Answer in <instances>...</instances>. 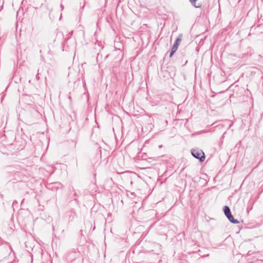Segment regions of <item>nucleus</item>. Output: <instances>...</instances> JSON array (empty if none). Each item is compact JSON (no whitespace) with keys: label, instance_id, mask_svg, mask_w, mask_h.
I'll return each instance as SVG.
<instances>
[{"label":"nucleus","instance_id":"nucleus-3","mask_svg":"<svg viewBox=\"0 0 263 263\" xmlns=\"http://www.w3.org/2000/svg\"><path fill=\"white\" fill-rule=\"evenodd\" d=\"M223 211H224V214L227 217L231 214L230 210L228 206H224Z\"/></svg>","mask_w":263,"mask_h":263},{"label":"nucleus","instance_id":"nucleus-5","mask_svg":"<svg viewBox=\"0 0 263 263\" xmlns=\"http://www.w3.org/2000/svg\"><path fill=\"white\" fill-rule=\"evenodd\" d=\"M258 223H256L255 225L254 226H252L251 225V223H248V227H247V229H252L253 228H255V227H258Z\"/></svg>","mask_w":263,"mask_h":263},{"label":"nucleus","instance_id":"nucleus-6","mask_svg":"<svg viewBox=\"0 0 263 263\" xmlns=\"http://www.w3.org/2000/svg\"><path fill=\"white\" fill-rule=\"evenodd\" d=\"M190 1L194 5V6L195 7H200L199 5H198V6L196 5L195 2H196V0H190Z\"/></svg>","mask_w":263,"mask_h":263},{"label":"nucleus","instance_id":"nucleus-2","mask_svg":"<svg viewBox=\"0 0 263 263\" xmlns=\"http://www.w3.org/2000/svg\"><path fill=\"white\" fill-rule=\"evenodd\" d=\"M181 41V40L179 38H178L175 43H174L173 47H172V49H173V51H176L178 49V46H179V43Z\"/></svg>","mask_w":263,"mask_h":263},{"label":"nucleus","instance_id":"nucleus-1","mask_svg":"<svg viewBox=\"0 0 263 263\" xmlns=\"http://www.w3.org/2000/svg\"><path fill=\"white\" fill-rule=\"evenodd\" d=\"M192 154L194 157L199 159L201 162L203 161L205 159L204 154L202 150L193 149L192 151Z\"/></svg>","mask_w":263,"mask_h":263},{"label":"nucleus","instance_id":"nucleus-10","mask_svg":"<svg viewBox=\"0 0 263 263\" xmlns=\"http://www.w3.org/2000/svg\"><path fill=\"white\" fill-rule=\"evenodd\" d=\"M251 254V251H248V253H247L248 256V255H250Z\"/></svg>","mask_w":263,"mask_h":263},{"label":"nucleus","instance_id":"nucleus-8","mask_svg":"<svg viewBox=\"0 0 263 263\" xmlns=\"http://www.w3.org/2000/svg\"><path fill=\"white\" fill-rule=\"evenodd\" d=\"M176 51H173V49H172V51H171V53H170V57H171Z\"/></svg>","mask_w":263,"mask_h":263},{"label":"nucleus","instance_id":"nucleus-7","mask_svg":"<svg viewBox=\"0 0 263 263\" xmlns=\"http://www.w3.org/2000/svg\"><path fill=\"white\" fill-rule=\"evenodd\" d=\"M250 185L251 187L254 188L255 186V182L254 181H252L251 182H250Z\"/></svg>","mask_w":263,"mask_h":263},{"label":"nucleus","instance_id":"nucleus-9","mask_svg":"<svg viewBox=\"0 0 263 263\" xmlns=\"http://www.w3.org/2000/svg\"><path fill=\"white\" fill-rule=\"evenodd\" d=\"M249 263H260V262L258 260H255V261H250Z\"/></svg>","mask_w":263,"mask_h":263},{"label":"nucleus","instance_id":"nucleus-4","mask_svg":"<svg viewBox=\"0 0 263 263\" xmlns=\"http://www.w3.org/2000/svg\"><path fill=\"white\" fill-rule=\"evenodd\" d=\"M227 217L232 223H237L238 222V221L237 220H236L234 218L233 215L231 214L230 215H228Z\"/></svg>","mask_w":263,"mask_h":263}]
</instances>
